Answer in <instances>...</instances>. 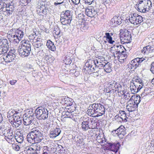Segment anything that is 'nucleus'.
<instances>
[{"label":"nucleus","instance_id":"nucleus-1","mask_svg":"<svg viewBox=\"0 0 154 154\" xmlns=\"http://www.w3.org/2000/svg\"><path fill=\"white\" fill-rule=\"evenodd\" d=\"M43 131L39 128L36 127L32 129L31 131L27 135V141L30 143H35L33 145L35 151L38 153L36 154H40V151L42 147L38 143L41 142L43 139Z\"/></svg>","mask_w":154,"mask_h":154},{"label":"nucleus","instance_id":"nucleus-2","mask_svg":"<svg viewBox=\"0 0 154 154\" xmlns=\"http://www.w3.org/2000/svg\"><path fill=\"white\" fill-rule=\"evenodd\" d=\"M105 109L100 103H94L90 105L87 110L88 114L93 117H97L104 114Z\"/></svg>","mask_w":154,"mask_h":154},{"label":"nucleus","instance_id":"nucleus-3","mask_svg":"<svg viewBox=\"0 0 154 154\" xmlns=\"http://www.w3.org/2000/svg\"><path fill=\"white\" fill-rule=\"evenodd\" d=\"M30 42L29 41H26L23 42L21 46L19 47L18 49L19 55L23 57H27L30 55L31 51Z\"/></svg>","mask_w":154,"mask_h":154},{"label":"nucleus","instance_id":"nucleus-4","mask_svg":"<svg viewBox=\"0 0 154 154\" xmlns=\"http://www.w3.org/2000/svg\"><path fill=\"white\" fill-rule=\"evenodd\" d=\"M36 117L40 120H44L48 117V112L44 107H39L36 108L35 112Z\"/></svg>","mask_w":154,"mask_h":154},{"label":"nucleus","instance_id":"nucleus-5","mask_svg":"<svg viewBox=\"0 0 154 154\" xmlns=\"http://www.w3.org/2000/svg\"><path fill=\"white\" fill-rule=\"evenodd\" d=\"M60 15V21L62 24L64 25H69L72 20V12L70 10H66L63 12Z\"/></svg>","mask_w":154,"mask_h":154},{"label":"nucleus","instance_id":"nucleus-6","mask_svg":"<svg viewBox=\"0 0 154 154\" xmlns=\"http://www.w3.org/2000/svg\"><path fill=\"white\" fill-rule=\"evenodd\" d=\"M99 8L97 6H90L86 9V14L91 17H96L98 15L99 11Z\"/></svg>","mask_w":154,"mask_h":154},{"label":"nucleus","instance_id":"nucleus-7","mask_svg":"<svg viewBox=\"0 0 154 154\" xmlns=\"http://www.w3.org/2000/svg\"><path fill=\"white\" fill-rule=\"evenodd\" d=\"M121 42L122 44L130 43L132 40L131 33L128 30H126L120 36Z\"/></svg>","mask_w":154,"mask_h":154},{"label":"nucleus","instance_id":"nucleus-8","mask_svg":"<svg viewBox=\"0 0 154 154\" xmlns=\"http://www.w3.org/2000/svg\"><path fill=\"white\" fill-rule=\"evenodd\" d=\"M148 60V57H144L136 58L131 61V69H136L138 67L140 64L143 62H146Z\"/></svg>","mask_w":154,"mask_h":154},{"label":"nucleus","instance_id":"nucleus-9","mask_svg":"<svg viewBox=\"0 0 154 154\" xmlns=\"http://www.w3.org/2000/svg\"><path fill=\"white\" fill-rule=\"evenodd\" d=\"M93 65H94L93 64L91 63L90 64L88 63H86L82 69L83 72H87L88 73L91 72H92L94 73L96 71V72H99L100 69V68H99L97 66H95V67H92Z\"/></svg>","mask_w":154,"mask_h":154},{"label":"nucleus","instance_id":"nucleus-10","mask_svg":"<svg viewBox=\"0 0 154 154\" xmlns=\"http://www.w3.org/2000/svg\"><path fill=\"white\" fill-rule=\"evenodd\" d=\"M107 85H108V87H109L111 90H112L113 92H116L117 91L118 93L121 92L122 86L119 83L115 81H111L107 84Z\"/></svg>","mask_w":154,"mask_h":154},{"label":"nucleus","instance_id":"nucleus-11","mask_svg":"<svg viewBox=\"0 0 154 154\" xmlns=\"http://www.w3.org/2000/svg\"><path fill=\"white\" fill-rule=\"evenodd\" d=\"M7 132L6 134H4L6 140L9 143L14 142V135L12 130L11 129H9L7 130Z\"/></svg>","mask_w":154,"mask_h":154},{"label":"nucleus","instance_id":"nucleus-12","mask_svg":"<svg viewBox=\"0 0 154 154\" xmlns=\"http://www.w3.org/2000/svg\"><path fill=\"white\" fill-rule=\"evenodd\" d=\"M141 53L145 55H147L149 53L154 52V46L148 45L144 47L141 51Z\"/></svg>","mask_w":154,"mask_h":154},{"label":"nucleus","instance_id":"nucleus-13","mask_svg":"<svg viewBox=\"0 0 154 154\" xmlns=\"http://www.w3.org/2000/svg\"><path fill=\"white\" fill-rule=\"evenodd\" d=\"M61 132V130L60 128H56L51 129L49 136L51 138H55L59 135Z\"/></svg>","mask_w":154,"mask_h":154},{"label":"nucleus","instance_id":"nucleus-14","mask_svg":"<svg viewBox=\"0 0 154 154\" xmlns=\"http://www.w3.org/2000/svg\"><path fill=\"white\" fill-rule=\"evenodd\" d=\"M108 144L109 149L112 151L117 152L119 149L120 145L119 143H108Z\"/></svg>","mask_w":154,"mask_h":154},{"label":"nucleus","instance_id":"nucleus-15","mask_svg":"<svg viewBox=\"0 0 154 154\" xmlns=\"http://www.w3.org/2000/svg\"><path fill=\"white\" fill-rule=\"evenodd\" d=\"M81 127L84 131H86L89 129L91 128L92 127L90 126L88 118L85 119L82 122Z\"/></svg>","mask_w":154,"mask_h":154},{"label":"nucleus","instance_id":"nucleus-16","mask_svg":"<svg viewBox=\"0 0 154 154\" xmlns=\"http://www.w3.org/2000/svg\"><path fill=\"white\" fill-rule=\"evenodd\" d=\"M122 19L120 16L117 15L114 16L111 19V22L114 26H117L121 24Z\"/></svg>","mask_w":154,"mask_h":154},{"label":"nucleus","instance_id":"nucleus-17","mask_svg":"<svg viewBox=\"0 0 154 154\" xmlns=\"http://www.w3.org/2000/svg\"><path fill=\"white\" fill-rule=\"evenodd\" d=\"M136 5L137 8V10L143 13H145L146 12L147 10L146 8H145V6L143 4L140 2V1H138V3Z\"/></svg>","mask_w":154,"mask_h":154},{"label":"nucleus","instance_id":"nucleus-18","mask_svg":"<svg viewBox=\"0 0 154 154\" xmlns=\"http://www.w3.org/2000/svg\"><path fill=\"white\" fill-rule=\"evenodd\" d=\"M137 106V105L135 104L133 102H131V103H128L126 107L129 112H132L135 110Z\"/></svg>","mask_w":154,"mask_h":154},{"label":"nucleus","instance_id":"nucleus-19","mask_svg":"<svg viewBox=\"0 0 154 154\" xmlns=\"http://www.w3.org/2000/svg\"><path fill=\"white\" fill-rule=\"evenodd\" d=\"M46 45L48 49L51 51H56V47L54 45V43L51 40H48L47 41L46 43Z\"/></svg>","mask_w":154,"mask_h":154},{"label":"nucleus","instance_id":"nucleus-20","mask_svg":"<svg viewBox=\"0 0 154 154\" xmlns=\"http://www.w3.org/2000/svg\"><path fill=\"white\" fill-rule=\"evenodd\" d=\"M56 149H58V152L59 154H67L68 151L60 145H58Z\"/></svg>","mask_w":154,"mask_h":154},{"label":"nucleus","instance_id":"nucleus-21","mask_svg":"<svg viewBox=\"0 0 154 154\" xmlns=\"http://www.w3.org/2000/svg\"><path fill=\"white\" fill-rule=\"evenodd\" d=\"M15 57V55H13L8 54L6 56L3 57V59L6 62L10 63L14 60Z\"/></svg>","mask_w":154,"mask_h":154},{"label":"nucleus","instance_id":"nucleus-22","mask_svg":"<svg viewBox=\"0 0 154 154\" xmlns=\"http://www.w3.org/2000/svg\"><path fill=\"white\" fill-rule=\"evenodd\" d=\"M23 124L25 125H28L31 123L33 124L34 122H33L32 119L28 116V115H27V116H26L23 119Z\"/></svg>","mask_w":154,"mask_h":154},{"label":"nucleus","instance_id":"nucleus-23","mask_svg":"<svg viewBox=\"0 0 154 154\" xmlns=\"http://www.w3.org/2000/svg\"><path fill=\"white\" fill-rule=\"evenodd\" d=\"M137 14L136 13H131L129 16V20L131 23L135 24V22Z\"/></svg>","mask_w":154,"mask_h":154},{"label":"nucleus","instance_id":"nucleus-24","mask_svg":"<svg viewBox=\"0 0 154 154\" xmlns=\"http://www.w3.org/2000/svg\"><path fill=\"white\" fill-rule=\"evenodd\" d=\"M14 138L16 141L20 143H22L24 140L23 134L21 133L20 135H15Z\"/></svg>","mask_w":154,"mask_h":154},{"label":"nucleus","instance_id":"nucleus-25","mask_svg":"<svg viewBox=\"0 0 154 154\" xmlns=\"http://www.w3.org/2000/svg\"><path fill=\"white\" fill-rule=\"evenodd\" d=\"M101 60V59H96L91 61V63L93 64L95 66H97V67H102Z\"/></svg>","mask_w":154,"mask_h":154},{"label":"nucleus","instance_id":"nucleus-26","mask_svg":"<svg viewBox=\"0 0 154 154\" xmlns=\"http://www.w3.org/2000/svg\"><path fill=\"white\" fill-rule=\"evenodd\" d=\"M62 102L63 104L66 105L67 106H71L72 105V102L70 100L69 98H63L62 99Z\"/></svg>","mask_w":154,"mask_h":154},{"label":"nucleus","instance_id":"nucleus-27","mask_svg":"<svg viewBox=\"0 0 154 154\" xmlns=\"http://www.w3.org/2000/svg\"><path fill=\"white\" fill-rule=\"evenodd\" d=\"M120 114H118L116 116L114 119L118 122L122 123V122H126L127 120L125 118H123L120 117Z\"/></svg>","mask_w":154,"mask_h":154},{"label":"nucleus","instance_id":"nucleus-28","mask_svg":"<svg viewBox=\"0 0 154 154\" xmlns=\"http://www.w3.org/2000/svg\"><path fill=\"white\" fill-rule=\"evenodd\" d=\"M34 42V46L35 49L36 48H39L43 45V41L42 40H40L39 39V40H36V41Z\"/></svg>","mask_w":154,"mask_h":154},{"label":"nucleus","instance_id":"nucleus-29","mask_svg":"<svg viewBox=\"0 0 154 154\" xmlns=\"http://www.w3.org/2000/svg\"><path fill=\"white\" fill-rule=\"evenodd\" d=\"M111 64L109 62L103 67L104 71L107 73H109L112 71Z\"/></svg>","mask_w":154,"mask_h":154},{"label":"nucleus","instance_id":"nucleus-30","mask_svg":"<svg viewBox=\"0 0 154 154\" xmlns=\"http://www.w3.org/2000/svg\"><path fill=\"white\" fill-rule=\"evenodd\" d=\"M46 8H40L37 11V14L40 16H44V15H46L47 14Z\"/></svg>","mask_w":154,"mask_h":154},{"label":"nucleus","instance_id":"nucleus-31","mask_svg":"<svg viewBox=\"0 0 154 154\" xmlns=\"http://www.w3.org/2000/svg\"><path fill=\"white\" fill-rule=\"evenodd\" d=\"M133 83V85H137L143 83V81L140 79V78L137 77L134 79V80H133L131 82V84Z\"/></svg>","mask_w":154,"mask_h":154},{"label":"nucleus","instance_id":"nucleus-32","mask_svg":"<svg viewBox=\"0 0 154 154\" xmlns=\"http://www.w3.org/2000/svg\"><path fill=\"white\" fill-rule=\"evenodd\" d=\"M88 121L90 124V126L92 127L91 129L95 128L96 127V122L93 118H88Z\"/></svg>","mask_w":154,"mask_h":154},{"label":"nucleus","instance_id":"nucleus-33","mask_svg":"<svg viewBox=\"0 0 154 154\" xmlns=\"http://www.w3.org/2000/svg\"><path fill=\"white\" fill-rule=\"evenodd\" d=\"M134 100H133L132 102L134 104L136 105H138L141 101L140 97V96L137 94L136 95H134Z\"/></svg>","mask_w":154,"mask_h":154},{"label":"nucleus","instance_id":"nucleus-34","mask_svg":"<svg viewBox=\"0 0 154 154\" xmlns=\"http://www.w3.org/2000/svg\"><path fill=\"white\" fill-rule=\"evenodd\" d=\"M130 85H131V90L132 94H135L138 92V84L137 85H133V83L130 84Z\"/></svg>","mask_w":154,"mask_h":154},{"label":"nucleus","instance_id":"nucleus-35","mask_svg":"<svg viewBox=\"0 0 154 154\" xmlns=\"http://www.w3.org/2000/svg\"><path fill=\"white\" fill-rule=\"evenodd\" d=\"M8 50V48L6 46L0 45V54H4L6 53Z\"/></svg>","mask_w":154,"mask_h":154},{"label":"nucleus","instance_id":"nucleus-36","mask_svg":"<svg viewBox=\"0 0 154 154\" xmlns=\"http://www.w3.org/2000/svg\"><path fill=\"white\" fill-rule=\"evenodd\" d=\"M16 113V111L14 110H10L8 113L7 117L8 118H11L12 119H13L16 116H17V113Z\"/></svg>","mask_w":154,"mask_h":154},{"label":"nucleus","instance_id":"nucleus-37","mask_svg":"<svg viewBox=\"0 0 154 154\" xmlns=\"http://www.w3.org/2000/svg\"><path fill=\"white\" fill-rule=\"evenodd\" d=\"M26 149V152L28 154H36L37 153L35 151L34 147H29Z\"/></svg>","mask_w":154,"mask_h":154},{"label":"nucleus","instance_id":"nucleus-38","mask_svg":"<svg viewBox=\"0 0 154 154\" xmlns=\"http://www.w3.org/2000/svg\"><path fill=\"white\" fill-rule=\"evenodd\" d=\"M106 37V38L108 42L110 44H112L115 42L114 41L112 40V37L110 36V33L108 32L105 33Z\"/></svg>","mask_w":154,"mask_h":154},{"label":"nucleus","instance_id":"nucleus-39","mask_svg":"<svg viewBox=\"0 0 154 154\" xmlns=\"http://www.w3.org/2000/svg\"><path fill=\"white\" fill-rule=\"evenodd\" d=\"M137 16L136 17L134 25H137L140 24L143 21V18L142 16L139 15L138 14Z\"/></svg>","mask_w":154,"mask_h":154},{"label":"nucleus","instance_id":"nucleus-40","mask_svg":"<svg viewBox=\"0 0 154 154\" xmlns=\"http://www.w3.org/2000/svg\"><path fill=\"white\" fill-rule=\"evenodd\" d=\"M15 36H17L21 39L23 36V32L21 30L17 29L15 32Z\"/></svg>","mask_w":154,"mask_h":154},{"label":"nucleus","instance_id":"nucleus-41","mask_svg":"<svg viewBox=\"0 0 154 154\" xmlns=\"http://www.w3.org/2000/svg\"><path fill=\"white\" fill-rule=\"evenodd\" d=\"M150 90V88H146L144 90V91L141 94L142 97H143L148 95L151 92Z\"/></svg>","mask_w":154,"mask_h":154},{"label":"nucleus","instance_id":"nucleus-42","mask_svg":"<svg viewBox=\"0 0 154 154\" xmlns=\"http://www.w3.org/2000/svg\"><path fill=\"white\" fill-rule=\"evenodd\" d=\"M11 122H12V125L13 127L15 128L18 127L22 124V121L17 122L16 120V121L11 120Z\"/></svg>","mask_w":154,"mask_h":154},{"label":"nucleus","instance_id":"nucleus-43","mask_svg":"<svg viewBox=\"0 0 154 154\" xmlns=\"http://www.w3.org/2000/svg\"><path fill=\"white\" fill-rule=\"evenodd\" d=\"M10 143L12 144V148L14 150L17 151L19 150L20 147L17 143H15L14 142H11Z\"/></svg>","mask_w":154,"mask_h":154},{"label":"nucleus","instance_id":"nucleus-44","mask_svg":"<svg viewBox=\"0 0 154 154\" xmlns=\"http://www.w3.org/2000/svg\"><path fill=\"white\" fill-rule=\"evenodd\" d=\"M124 126L123 125H121L120 127L118 128L116 130H114V131L116 134H117L119 136V134L122 132V131L123 130Z\"/></svg>","mask_w":154,"mask_h":154},{"label":"nucleus","instance_id":"nucleus-45","mask_svg":"<svg viewBox=\"0 0 154 154\" xmlns=\"http://www.w3.org/2000/svg\"><path fill=\"white\" fill-rule=\"evenodd\" d=\"M85 16L82 14H78L77 17L78 19L79 20H80L81 22H83L84 21H85Z\"/></svg>","mask_w":154,"mask_h":154},{"label":"nucleus","instance_id":"nucleus-46","mask_svg":"<svg viewBox=\"0 0 154 154\" xmlns=\"http://www.w3.org/2000/svg\"><path fill=\"white\" fill-rule=\"evenodd\" d=\"M5 0H0V10L4 8L6 6Z\"/></svg>","mask_w":154,"mask_h":154},{"label":"nucleus","instance_id":"nucleus-47","mask_svg":"<svg viewBox=\"0 0 154 154\" xmlns=\"http://www.w3.org/2000/svg\"><path fill=\"white\" fill-rule=\"evenodd\" d=\"M13 38L14 39L13 42L14 43H18L21 40V39L18 37L17 36H15V35H14Z\"/></svg>","mask_w":154,"mask_h":154},{"label":"nucleus","instance_id":"nucleus-48","mask_svg":"<svg viewBox=\"0 0 154 154\" xmlns=\"http://www.w3.org/2000/svg\"><path fill=\"white\" fill-rule=\"evenodd\" d=\"M49 147L47 146H42V154H44L45 153H49Z\"/></svg>","mask_w":154,"mask_h":154},{"label":"nucleus","instance_id":"nucleus-49","mask_svg":"<svg viewBox=\"0 0 154 154\" xmlns=\"http://www.w3.org/2000/svg\"><path fill=\"white\" fill-rule=\"evenodd\" d=\"M88 27L85 23H83L81 25L80 27V30L82 31H85V30H87Z\"/></svg>","mask_w":154,"mask_h":154},{"label":"nucleus","instance_id":"nucleus-50","mask_svg":"<svg viewBox=\"0 0 154 154\" xmlns=\"http://www.w3.org/2000/svg\"><path fill=\"white\" fill-rule=\"evenodd\" d=\"M37 35H36V33L33 32V33H32L29 36V39L31 40H32L33 42L34 41L35 39V37H36Z\"/></svg>","mask_w":154,"mask_h":154},{"label":"nucleus","instance_id":"nucleus-51","mask_svg":"<svg viewBox=\"0 0 154 154\" xmlns=\"http://www.w3.org/2000/svg\"><path fill=\"white\" fill-rule=\"evenodd\" d=\"M96 2L95 0H85V3L88 5H90Z\"/></svg>","mask_w":154,"mask_h":154},{"label":"nucleus","instance_id":"nucleus-52","mask_svg":"<svg viewBox=\"0 0 154 154\" xmlns=\"http://www.w3.org/2000/svg\"><path fill=\"white\" fill-rule=\"evenodd\" d=\"M119 114H120V117H123V118H125L127 120V117L126 116V113L124 111H121L120 112V113Z\"/></svg>","mask_w":154,"mask_h":154},{"label":"nucleus","instance_id":"nucleus-53","mask_svg":"<svg viewBox=\"0 0 154 154\" xmlns=\"http://www.w3.org/2000/svg\"><path fill=\"white\" fill-rule=\"evenodd\" d=\"M105 91L107 93H112L113 92L112 90H111V89L108 87V85H107L105 88L104 89Z\"/></svg>","mask_w":154,"mask_h":154},{"label":"nucleus","instance_id":"nucleus-54","mask_svg":"<svg viewBox=\"0 0 154 154\" xmlns=\"http://www.w3.org/2000/svg\"><path fill=\"white\" fill-rule=\"evenodd\" d=\"M5 8L6 9H10L11 11H13L14 10V7L12 5H8L6 4V6Z\"/></svg>","mask_w":154,"mask_h":154},{"label":"nucleus","instance_id":"nucleus-55","mask_svg":"<svg viewBox=\"0 0 154 154\" xmlns=\"http://www.w3.org/2000/svg\"><path fill=\"white\" fill-rule=\"evenodd\" d=\"M125 50H122V49L121 50H119V51H116V52H117V54H118L120 55H124L125 51Z\"/></svg>","mask_w":154,"mask_h":154},{"label":"nucleus","instance_id":"nucleus-56","mask_svg":"<svg viewBox=\"0 0 154 154\" xmlns=\"http://www.w3.org/2000/svg\"><path fill=\"white\" fill-rule=\"evenodd\" d=\"M22 118H21L19 117L18 116H14V117L13 118V121H16V120H17V122H19V121H22Z\"/></svg>","mask_w":154,"mask_h":154},{"label":"nucleus","instance_id":"nucleus-57","mask_svg":"<svg viewBox=\"0 0 154 154\" xmlns=\"http://www.w3.org/2000/svg\"><path fill=\"white\" fill-rule=\"evenodd\" d=\"M101 64H102V67H103L104 65L105 66L106 63H108V62H107L106 60L105 59L103 58L101 59Z\"/></svg>","mask_w":154,"mask_h":154},{"label":"nucleus","instance_id":"nucleus-58","mask_svg":"<svg viewBox=\"0 0 154 154\" xmlns=\"http://www.w3.org/2000/svg\"><path fill=\"white\" fill-rule=\"evenodd\" d=\"M148 7L149 8L152 7V2L150 0H149L145 5V8H147V7Z\"/></svg>","mask_w":154,"mask_h":154},{"label":"nucleus","instance_id":"nucleus-59","mask_svg":"<svg viewBox=\"0 0 154 154\" xmlns=\"http://www.w3.org/2000/svg\"><path fill=\"white\" fill-rule=\"evenodd\" d=\"M150 70L152 73L154 74V61L151 64Z\"/></svg>","mask_w":154,"mask_h":154},{"label":"nucleus","instance_id":"nucleus-60","mask_svg":"<svg viewBox=\"0 0 154 154\" xmlns=\"http://www.w3.org/2000/svg\"><path fill=\"white\" fill-rule=\"evenodd\" d=\"M1 42L3 44V46H6L7 47V45H8V41L6 39H3L2 40Z\"/></svg>","mask_w":154,"mask_h":154},{"label":"nucleus","instance_id":"nucleus-61","mask_svg":"<svg viewBox=\"0 0 154 154\" xmlns=\"http://www.w3.org/2000/svg\"><path fill=\"white\" fill-rule=\"evenodd\" d=\"M116 47L118 48V49H117V51H119V50H121L122 49L123 50H125L124 47L122 45H116Z\"/></svg>","mask_w":154,"mask_h":154},{"label":"nucleus","instance_id":"nucleus-62","mask_svg":"<svg viewBox=\"0 0 154 154\" xmlns=\"http://www.w3.org/2000/svg\"><path fill=\"white\" fill-rule=\"evenodd\" d=\"M124 95L123 98L127 100L130 97V94L128 93H127L126 94H124Z\"/></svg>","mask_w":154,"mask_h":154},{"label":"nucleus","instance_id":"nucleus-63","mask_svg":"<svg viewBox=\"0 0 154 154\" xmlns=\"http://www.w3.org/2000/svg\"><path fill=\"white\" fill-rule=\"evenodd\" d=\"M66 61V63H65V64L66 65L70 64L72 62V60H71V58L70 59L69 58L67 60H65V61Z\"/></svg>","mask_w":154,"mask_h":154},{"label":"nucleus","instance_id":"nucleus-64","mask_svg":"<svg viewBox=\"0 0 154 154\" xmlns=\"http://www.w3.org/2000/svg\"><path fill=\"white\" fill-rule=\"evenodd\" d=\"M17 82V81L16 80H12L9 81V83L11 85H14Z\"/></svg>","mask_w":154,"mask_h":154}]
</instances>
